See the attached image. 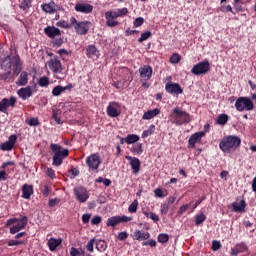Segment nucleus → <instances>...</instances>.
Masks as SVG:
<instances>
[{
	"label": "nucleus",
	"instance_id": "f257e3e1",
	"mask_svg": "<svg viewBox=\"0 0 256 256\" xmlns=\"http://www.w3.org/2000/svg\"><path fill=\"white\" fill-rule=\"evenodd\" d=\"M50 149L54 153L52 158V165H54L55 167L61 166L63 163V159L69 157V149L61 150V146L59 144H50Z\"/></svg>",
	"mask_w": 256,
	"mask_h": 256
},
{
	"label": "nucleus",
	"instance_id": "f03ea898",
	"mask_svg": "<svg viewBox=\"0 0 256 256\" xmlns=\"http://www.w3.org/2000/svg\"><path fill=\"white\" fill-rule=\"evenodd\" d=\"M239 145H241V139L237 136H228L219 143V147L224 153H230L233 149H237Z\"/></svg>",
	"mask_w": 256,
	"mask_h": 256
},
{
	"label": "nucleus",
	"instance_id": "7ed1b4c3",
	"mask_svg": "<svg viewBox=\"0 0 256 256\" xmlns=\"http://www.w3.org/2000/svg\"><path fill=\"white\" fill-rule=\"evenodd\" d=\"M171 121L174 125H183L191 121V116L179 108H174L171 113Z\"/></svg>",
	"mask_w": 256,
	"mask_h": 256
},
{
	"label": "nucleus",
	"instance_id": "20e7f679",
	"mask_svg": "<svg viewBox=\"0 0 256 256\" xmlns=\"http://www.w3.org/2000/svg\"><path fill=\"white\" fill-rule=\"evenodd\" d=\"M48 67L54 73V77L56 79H65V77H67V74L63 72V65H61V61L59 59H51L48 62Z\"/></svg>",
	"mask_w": 256,
	"mask_h": 256
},
{
	"label": "nucleus",
	"instance_id": "39448f33",
	"mask_svg": "<svg viewBox=\"0 0 256 256\" xmlns=\"http://www.w3.org/2000/svg\"><path fill=\"white\" fill-rule=\"evenodd\" d=\"M235 108L242 111H253L255 109V104L249 97H239L235 102Z\"/></svg>",
	"mask_w": 256,
	"mask_h": 256
},
{
	"label": "nucleus",
	"instance_id": "423d86ee",
	"mask_svg": "<svg viewBox=\"0 0 256 256\" xmlns=\"http://www.w3.org/2000/svg\"><path fill=\"white\" fill-rule=\"evenodd\" d=\"M70 23L73 25L76 33L78 35H87L89 33V26L91 25V22L89 21H82L78 22L75 17L70 18Z\"/></svg>",
	"mask_w": 256,
	"mask_h": 256
},
{
	"label": "nucleus",
	"instance_id": "0eeeda50",
	"mask_svg": "<svg viewBox=\"0 0 256 256\" xmlns=\"http://www.w3.org/2000/svg\"><path fill=\"white\" fill-rule=\"evenodd\" d=\"M210 69L211 64H209V60H204L194 65L191 71L193 75H205V73H209Z\"/></svg>",
	"mask_w": 256,
	"mask_h": 256
},
{
	"label": "nucleus",
	"instance_id": "6e6552de",
	"mask_svg": "<svg viewBox=\"0 0 256 256\" xmlns=\"http://www.w3.org/2000/svg\"><path fill=\"white\" fill-rule=\"evenodd\" d=\"M74 195L76 201L79 203H86L87 199H89V192H87L86 188L81 186L74 188Z\"/></svg>",
	"mask_w": 256,
	"mask_h": 256
},
{
	"label": "nucleus",
	"instance_id": "1a4fd4ad",
	"mask_svg": "<svg viewBox=\"0 0 256 256\" xmlns=\"http://www.w3.org/2000/svg\"><path fill=\"white\" fill-rule=\"evenodd\" d=\"M86 165H88L90 171H97L99 165H101V159L97 154H92L87 157Z\"/></svg>",
	"mask_w": 256,
	"mask_h": 256
},
{
	"label": "nucleus",
	"instance_id": "9d476101",
	"mask_svg": "<svg viewBox=\"0 0 256 256\" xmlns=\"http://www.w3.org/2000/svg\"><path fill=\"white\" fill-rule=\"evenodd\" d=\"M119 14L117 11H107L105 12V19H106V25L107 27H117L119 25V22L115 19H118Z\"/></svg>",
	"mask_w": 256,
	"mask_h": 256
},
{
	"label": "nucleus",
	"instance_id": "9b49d317",
	"mask_svg": "<svg viewBox=\"0 0 256 256\" xmlns=\"http://www.w3.org/2000/svg\"><path fill=\"white\" fill-rule=\"evenodd\" d=\"M17 103V98L15 96L10 97L9 99L3 98L0 101V113H7L9 107H15Z\"/></svg>",
	"mask_w": 256,
	"mask_h": 256
},
{
	"label": "nucleus",
	"instance_id": "f8f14e48",
	"mask_svg": "<svg viewBox=\"0 0 256 256\" xmlns=\"http://www.w3.org/2000/svg\"><path fill=\"white\" fill-rule=\"evenodd\" d=\"M15 143H17V135H10L8 141L0 145V149L1 151H12L13 147H15Z\"/></svg>",
	"mask_w": 256,
	"mask_h": 256
},
{
	"label": "nucleus",
	"instance_id": "ddd939ff",
	"mask_svg": "<svg viewBox=\"0 0 256 256\" xmlns=\"http://www.w3.org/2000/svg\"><path fill=\"white\" fill-rule=\"evenodd\" d=\"M27 217H22L20 220L17 221V224L10 228L11 235H15V233H19V231L25 229L27 227Z\"/></svg>",
	"mask_w": 256,
	"mask_h": 256
},
{
	"label": "nucleus",
	"instance_id": "4468645a",
	"mask_svg": "<svg viewBox=\"0 0 256 256\" xmlns=\"http://www.w3.org/2000/svg\"><path fill=\"white\" fill-rule=\"evenodd\" d=\"M140 77L145 79V81H149L151 77H153V68L149 65H144L139 68Z\"/></svg>",
	"mask_w": 256,
	"mask_h": 256
},
{
	"label": "nucleus",
	"instance_id": "2eb2a0df",
	"mask_svg": "<svg viewBox=\"0 0 256 256\" xmlns=\"http://www.w3.org/2000/svg\"><path fill=\"white\" fill-rule=\"evenodd\" d=\"M44 33L49 39H55V37H61V30L55 26H47L44 28Z\"/></svg>",
	"mask_w": 256,
	"mask_h": 256
},
{
	"label": "nucleus",
	"instance_id": "dca6fc26",
	"mask_svg": "<svg viewBox=\"0 0 256 256\" xmlns=\"http://www.w3.org/2000/svg\"><path fill=\"white\" fill-rule=\"evenodd\" d=\"M125 159H127V161H130V165L132 167V173H134V175H137V173L141 169V161H139V158L125 156Z\"/></svg>",
	"mask_w": 256,
	"mask_h": 256
},
{
	"label": "nucleus",
	"instance_id": "f3484780",
	"mask_svg": "<svg viewBox=\"0 0 256 256\" xmlns=\"http://www.w3.org/2000/svg\"><path fill=\"white\" fill-rule=\"evenodd\" d=\"M165 89L167 93H170L171 95H181V93H183V89L181 88V85H179V83L166 84Z\"/></svg>",
	"mask_w": 256,
	"mask_h": 256
},
{
	"label": "nucleus",
	"instance_id": "a211bd4d",
	"mask_svg": "<svg viewBox=\"0 0 256 256\" xmlns=\"http://www.w3.org/2000/svg\"><path fill=\"white\" fill-rule=\"evenodd\" d=\"M73 89V84H68L67 86H55L52 90L53 97H59V95H62V93H65V91H71Z\"/></svg>",
	"mask_w": 256,
	"mask_h": 256
},
{
	"label": "nucleus",
	"instance_id": "6ab92c4d",
	"mask_svg": "<svg viewBox=\"0 0 256 256\" xmlns=\"http://www.w3.org/2000/svg\"><path fill=\"white\" fill-rule=\"evenodd\" d=\"M150 237H151V234L143 230H136L132 234V238L136 241H146V239H149Z\"/></svg>",
	"mask_w": 256,
	"mask_h": 256
},
{
	"label": "nucleus",
	"instance_id": "aec40b11",
	"mask_svg": "<svg viewBox=\"0 0 256 256\" xmlns=\"http://www.w3.org/2000/svg\"><path fill=\"white\" fill-rule=\"evenodd\" d=\"M18 96L25 101V99H29L33 95V88L31 86H27L26 88H21L17 92Z\"/></svg>",
	"mask_w": 256,
	"mask_h": 256
},
{
	"label": "nucleus",
	"instance_id": "412c9836",
	"mask_svg": "<svg viewBox=\"0 0 256 256\" xmlns=\"http://www.w3.org/2000/svg\"><path fill=\"white\" fill-rule=\"evenodd\" d=\"M75 11L78 13H91L93 11V6L90 4L78 3L75 5Z\"/></svg>",
	"mask_w": 256,
	"mask_h": 256
},
{
	"label": "nucleus",
	"instance_id": "4be33fe9",
	"mask_svg": "<svg viewBox=\"0 0 256 256\" xmlns=\"http://www.w3.org/2000/svg\"><path fill=\"white\" fill-rule=\"evenodd\" d=\"M159 113H161V110H159V108H155L153 110H148L146 111L143 116H142V119L144 121H149L155 117H157V115H159Z\"/></svg>",
	"mask_w": 256,
	"mask_h": 256
},
{
	"label": "nucleus",
	"instance_id": "5701e85b",
	"mask_svg": "<svg viewBox=\"0 0 256 256\" xmlns=\"http://www.w3.org/2000/svg\"><path fill=\"white\" fill-rule=\"evenodd\" d=\"M33 195V186L29 184H24L22 186V197L23 199H31V196Z\"/></svg>",
	"mask_w": 256,
	"mask_h": 256
},
{
	"label": "nucleus",
	"instance_id": "b1692460",
	"mask_svg": "<svg viewBox=\"0 0 256 256\" xmlns=\"http://www.w3.org/2000/svg\"><path fill=\"white\" fill-rule=\"evenodd\" d=\"M204 135H205V132H197L192 136H190L188 140L190 147H195V143L201 141V138L204 137Z\"/></svg>",
	"mask_w": 256,
	"mask_h": 256
},
{
	"label": "nucleus",
	"instance_id": "393cba45",
	"mask_svg": "<svg viewBox=\"0 0 256 256\" xmlns=\"http://www.w3.org/2000/svg\"><path fill=\"white\" fill-rule=\"evenodd\" d=\"M61 243H63V239L61 238H50L47 242V245L50 251H55L59 247V245H61Z\"/></svg>",
	"mask_w": 256,
	"mask_h": 256
},
{
	"label": "nucleus",
	"instance_id": "a878e982",
	"mask_svg": "<svg viewBox=\"0 0 256 256\" xmlns=\"http://www.w3.org/2000/svg\"><path fill=\"white\" fill-rule=\"evenodd\" d=\"M116 107V102H112L107 106V115H109V117H119V112Z\"/></svg>",
	"mask_w": 256,
	"mask_h": 256
},
{
	"label": "nucleus",
	"instance_id": "bb28decb",
	"mask_svg": "<svg viewBox=\"0 0 256 256\" xmlns=\"http://www.w3.org/2000/svg\"><path fill=\"white\" fill-rule=\"evenodd\" d=\"M21 60L19 56L13 58V73L14 75H19L21 73Z\"/></svg>",
	"mask_w": 256,
	"mask_h": 256
},
{
	"label": "nucleus",
	"instance_id": "cd10ccee",
	"mask_svg": "<svg viewBox=\"0 0 256 256\" xmlns=\"http://www.w3.org/2000/svg\"><path fill=\"white\" fill-rule=\"evenodd\" d=\"M232 207L236 213H243L245 211V200H241L239 204L237 202L232 203Z\"/></svg>",
	"mask_w": 256,
	"mask_h": 256
},
{
	"label": "nucleus",
	"instance_id": "c85d7f7f",
	"mask_svg": "<svg viewBox=\"0 0 256 256\" xmlns=\"http://www.w3.org/2000/svg\"><path fill=\"white\" fill-rule=\"evenodd\" d=\"M28 82H29V78H28L27 72H22L17 81V85H19L20 87L25 86L27 85Z\"/></svg>",
	"mask_w": 256,
	"mask_h": 256
},
{
	"label": "nucleus",
	"instance_id": "c756f323",
	"mask_svg": "<svg viewBox=\"0 0 256 256\" xmlns=\"http://www.w3.org/2000/svg\"><path fill=\"white\" fill-rule=\"evenodd\" d=\"M42 9L45 13H55V11H57V9L55 8V4L53 2L43 4Z\"/></svg>",
	"mask_w": 256,
	"mask_h": 256
},
{
	"label": "nucleus",
	"instance_id": "7c9ffc66",
	"mask_svg": "<svg viewBox=\"0 0 256 256\" xmlns=\"http://www.w3.org/2000/svg\"><path fill=\"white\" fill-rule=\"evenodd\" d=\"M125 143H127L128 145H131L133 143H137V141H139V136L135 135V134H129L125 139H124Z\"/></svg>",
	"mask_w": 256,
	"mask_h": 256
},
{
	"label": "nucleus",
	"instance_id": "2f4dec72",
	"mask_svg": "<svg viewBox=\"0 0 256 256\" xmlns=\"http://www.w3.org/2000/svg\"><path fill=\"white\" fill-rule=\"evenodd\" d=\"M96 249L97 251L103 253V251H106L107 249V242H105L104 240H98L96 242Z\"/></svg>",
	"mask_w": 256,
	"mask_h": 256
},
{
	"label": "nucleus",
	"instance_id": "473e14b6",
	"mask_svg": "<svg viewBox=\"0 0 256 256\" xmlns=\"http://www.w3.org/2000/svg\"><path fill=\"white\" fill-rule=\"evenodd\" d=\"M119 216H113L108 218L107 220V226L108 227H115V225H119Z\"/></svg>",
	"mask_w": 256,
	"mask_h": 256
},
{
	"label": "nucleus",
	"instance_id": "72a5a7b5",
	"mask_svg": "<svg viewBox=\"0 0 256 256\" xmlns=\"http://www.w3.org/2000/svg\"><path fill=\"white\" fill-rule=\"evenodd\" d=\"M1 67L2 69H5V71H7V69H11V56H7L6 58H4L1 63Z\"/></svg>",
	"mask_w": 256,
	"mask_h": 256
},
{
	"label": "nucleus",
	"instance_id": "f704fd0d",
	"mask_svg": "<svg viewBox=\"0 0 256 256\" xmlns=\"http://www.w3.org/2000/svg\"><path fill=\"white\" fill-rule=\"evenodd\" d=\"M86 53L88 57H95V55H97V47H95V45H89L86 49Z\"/></svg>",
	"mask_w": 256,
	"mask_h": 256
},
{
	"label": "nucleus",
	"instance_id": "c9c22d12",
	"mask_svg": "<svg viewBox=\"0 0 256 256\" xmlns=\"http://www.w3.org/2000/svg\"><path fill=\"white\" fill-rule=\"evenodd\" d=\"M229 121V116L227 114H220L217 119L218 125H225Z\"/></svg>",
	"mask_w": 256,
	"mask_h": 256
},
{
	"label": "nucleus",
	"instance_id": "e433bc0d",
	"mask_svg": "<svg viewBox=\"0 0 256 256\" xmlns=\"http://www.w3.org/2000/svg\"><path fill=\"white\" fill-rule=\"evenodd\" d=\"M132 153H137V155H141L143 153V144L137 143L131 148Z\"/></svg>",
	"mask_w": 256,
	"mask_h": 256
},
{
	"label": "nucleus",
	"instance_id": "4c0bfd02",
	"mask_svg": "<svg viewBox=\"0 0 256 256\" xmlns=\"http://www.w3.org/2000/svg\"><path fill=\"white\" fill-rule=\"evenodd\" d=\"M153 133H155V125H150L149 129L148 130H145L143 133H142V138L145 139L151 135H153Z\"/></svg>",
	"mask_w": 256,
	"mask_h": 256
},
{
	"label": "nucleus",
	"instance_id": "58836bf2",
	"mask_svg": "<svg viewBox=\"0 0 256 256\" xmlns=\"http://www.w3.org/2000/svg\"><path fill=\"white\" fill-rule=\"evenodd\" d=\"M137 207H139V202L134 200L128 207L129 213H137Z\"/></svg>",
	"mask_w": 256,
	"mask_h": 256
},
{
	"label": "nucleus",
	"instance_id": "ea45409f",
	"mask_svg": "<svg viewBox=\"0 0 256 256\" xmlns=\"http://www.w3.org/2000/svg\"><path fill=\"white\" fill-rule=\"evenodd\" d=\"M205 219H207L205 214L200 213V214L195 216V224L196 225H201V223H203V221H205Z\"/></svg>",
	"mask_w": 256,
	"mask_h": 256
},
{
	"label": "nucleus",
	"instance_id": "a19ab883",
	"mask_svg": "<svg viewBox=\"0 0 256 256\" xmlns=\"http://www.w3.org/2000/svg\"><path fill=\"white\" fill-rule=\"evenodd\" d=\"M57 27H61L62 29H71V24L65 20H60L56 23Z\"/></svg>",
	"mask_w": 256,
	"mask_h": 256
},
{
	"label": "nucleus",
	"instance_id": "79ce46f5",
	"mask_svg": "<svg viewBox=\"0 0 256 256\" xmlns=\"http://www.w3.org/2000/svg\"><path fill=\"white\" fill-rule=\"evenodd\" d=\"M40 87H47L49 85V78L47 76L41 77L38 81Z\"/></svg>",
	"mask_w": 256,
	"mask_h": 256
},
{
	"label": "nucleus",
	"instance_id": "37998d69",
	"mask_svg": "<svg viewBox=\"0 0 256 256\" xmlns=\"http://www.w3.org/2000/svg\"><path fill=\"white\" fill-rule=\"evenodd\" d=\"M151 37V31H146L141 34V37L138 39V43H143V41H147V38Z\"/></svg>",
	"mask_w": 256,
	"mask_h": 256
},
{
	"label": "nucleus",
	"instance_id": "c03bdc74",
	"mask_svg": "<svg viewBox=\"0 0 256 256\" xmlns=\"http://www.w3.org/2000/svg\"><path fill=\"white\" fill-rule=\"evenodd\" d=\"M144 215L146 217H150V219H152V221H155V223H157V221H159V216L153 212H144Z\"/></svg>",
	"mask_w": 256,
	"mask_h": 256
},
{
	"label": "nucleus",
	"instance_id": "a18cd8bd",
	"mask_svg": "<svg viewBox=\"0 0 256 256\" xmlns=\"http://www.w3.org/2000/svg\"><path fill=\"white\" fill-rule=\"evenodd\" d=\"M85 253V251L81 250L79 251V249L72 247L70 249V256H81V254Z\"/></svg>",
	"mask_w": 256,
	"mask_h": 256
},
{
	"label": "nucleus",
	"instance_id": "49530a36",
	"mask_svg": "<svg viewBox=\"0 0 256 256\" xmlns=\"http://www.w3.org/2000/svg\"><path fill=\"white\" fill-rule=\"evenodd\" d=\"M179 61H181V55L174 53L171 57H170V63H179Z\"/></svg>",
	"mask_w": 256,
	"mask_h": 256
},
{
	"label": "nucleus",
	"instance_id": "de8ad7c7",
	"mask_svg": "<svg viewBox=\"0 0 256 256\" xmlns=\"http://www.w3.org/2000/svg\"><path fill=\"white\" fill-rule=\"evenodd\" d=\"M31 7V0H23L20 4V9H29Z\"/></svg>",
	"mask_w": 256,
	"mask_h": 256
},
{
	"label": "nucleus",
	"instance_id": "09e8293b",
	"mask_svg": "<svg viewBox=\"0 0 256 256\" xmlns=\"http://www.w3.org/2000/svg\"><path fill=\"white\" fill-rule=\"evenodd\" d=\"M158 241H159V243H167V241H169V235L159 234Z\"/></svg>",
	"mask_w": 256,
	"mask_h": 256
},
{
	"label": "nucleus",
	"instance_id": "8fccbe9b",
	"mask_svg": "<svg viewBox=\"0 0 256 256\" xmlns=\"http://www.w3.org/2000/svg\"><path fill=\"white\" fill-rule=\"evenodd\" d=\"M93 245H95V238L91 239L90 241H88L87 245H86V249L87 251H89L90 253H93Z\"/></svg>",
	"mask_w": 256,
	"mask_h": 256
},
{
	"label": "nucleus",
	"instance_id": "3c124183",
	"mask_svg": "<svg viewBox=\"0 0 256 256\" xmlns=\"http://www.w3.org/2000/svg\"><path fill=\"white\" fill-rule=\"evenodd\" d=\"M116 13H118V17H125V15L129 13V9L127 8L118 9L116 10Z\"/></svg>",
	"mask_w": 256,
	"mask_h": 256
},
{
	"label": "nucleus",
	"instance_id": "603ef678",
	"mask_svg": "<svg viewBox=\"0 0 256 256\" xmlns=\"http://www.w3.org/2000/svg\"><path fill=\"white\" fill-rule=\"evenodd\" d=\"M59 203H61V199L54 198V199L49 200L48 205H49V207H55V205H59Z\"/></svg>",
	"mask_w": 256,
	"mask_h": 256
},
{
	"label": "nucleus",
	"instance_id": "864d4df0",
	"mask_svg": "<svg viewBox=\"0 0 256 256\" xmlns=\"http://www.w3.org/2000/svg\"><path fill=\"white\" fill-rule=\"evenodd\" d=\"M27 123L30 125V127H37V125H39V119L31 118Z\"/></svg>",
	"mask_w": 256,
	"mask_h": 256
},
{
	"label": "nucleus",
	"instance_id": "5fc2aeb1",
	"mask_svg": "<svg viewBox=\"0 0 256 256\" xmlns=\"http://www.w3.org/2000/svg\"><path fill=\"white\" fill-rule=\"evenodd\" d=\"M160 212L162 215H167V213H169V205L162 204L160 208Z\"/></svg>",
	"mask_w": 256,
	"mask_h": 256
},
{
	"label": "nucleus",
	"instance_id": "6e6d98bb",
	"mask_svg": "<svg viewBox=\"0 0 256 256\" xmlns=\"http://www.w3.org/2000/svg\"><path fill=\"white\" fill-rule=\"evenodd\" d=\"M154 195H155V197H158V198L165 197V194L163 193V190H161V188L155 189L154 190Z\"/></svg>",
	"mask_w": 256,
	"mask_h": 256
},
{
	"label": "nucleus",
	"instance_id": "4d7b16f0",
	"mask_svg": "<svg viewBox=\"0 0 256 256\" xmlns=\"http://www.w3.org/2000/svg\"><path fill=\"white\" fill-rule=\"evenodd\" d=\"M144 19L141 17H138L134 20V27H141V25H143L144 23Z\"/></svg>",
	"mask_w": 256,
	"mask_h": 256
},
{
	"label": "nucleus",
	"instance_id": "13d9d810",
	"mask_svg": "<svg viewBox=\"0 0 256 256\" xmlns=\"http://www.w3.org/2000/svg\"><path fill=\"white\" fill-rule=\"evenodd\" d=\"M189 207H191V204H185V205L181 206L178 211L179 215H183L185 213V211H187V209H189Z\"/></svg>",
	"mask_w": 256,
	"mask_h": 256
},
{
	"label": "nucleus",
	"instance_id": "bf43d9fd",
	"mask_svg": "<svg viewBox=\"0 0 256 256\" xmlns=\"http://www.w3.org/2000/svg\"><path fill=\"white\" fill-rule=\"evenodd\" d=\"M221 11H223V13H233V8L231 5H226L221 7Z\"/></svg>",
	"mask_w": 256,
	"mask_h": 256
},
{
	"label": "nucleus",
	"instance_id": "052dcab7",
	"mask_svg": "<svg viewBox=\"0 0 256 256\" xmlns=\"http://www.w3.org/2000/svg\"><path fill=\"white\" fill-rule=\"evenodd\" d=\"M15 245H23V241H19V240H10L8 242V246L9 247H14Z\"/></svg>",
	"mask_w": 256,
	"mask_h": 256
},
{
	"label": "nucleus",
	"instance_id": "680f3d73",
	"mask_svg": "<svg viewBox=\"0 0 256 256\" xmlns=\"http://www.w3.org/2000/svg\"><path fill=\"white\" fill-rule=\"evenodd\" d=\"M63 45V38H57L53 41L54 47H61Z\"/></svg>",
	"mask_w": 256,
	"mask_h": 256
},
{
	"label": "nucleus",
	"instance_id": "e2e57ef3",
	"mask_svg": "<svg viewBox=\"0 0 256 256\" xmlns=\"http://www.w3.org/2000/svg\"><path fill=\"white\" fill-rule=\"evenodd\" d=\"M46 175L50 177V179H53L55 177V171L52 168H47Z\"/></svg>",
	"mask_w": 256,
	"mask_h": 256
},
{
	"label": "nucleus",
	"instance_id": "0e129e2a",
	"mask_svg": "<svg viewBox=\"0 0 256 256\" xmlns=\"http://www.w3.org/2000/svg\"><path fill=\"white\" fill-rule=\"evenodd\" d=\"M17 221H19V219H17V218L8 219L5 223V225H6V227H9L11 225H15V223H17Z\"/></svg>",
	"mask_w": 256,
	"mask_h": 256
},
{
	"label": "nucleus",
	"instance_id": "69168bd1",
	"mask_svg": "<svg viewBox=\"0 0 256 256\" xmlns=\"http://www.w3.org/2000/svg\"><path fill=\"white\" fill-rule=\"evenodd\" d=\"M237 251L243 253V251H247V246L245 244L236 245Z\"/></svg>",
	"mask_w": 256,
	"mask_h": 256
},
{
	"label": "nucleus",
	"instance_id": "338daca9",
	"mask_svg": "<svg viewBox=\"0 0 256 256\" xmlns=\"http://www.w3.org/2000/svg\"><path fill=\"white\" fill-rule=\"evenodd\" d=\"M129 235L127 234V232H120L118 234V239L119 241H125V239H127Z\"/></svg>",
	"mask_w": 256,
	"mask_h": 256
},
{
	"label": "nucleus",
	"instance_id": "774afa93",
	"mask_svg": "<svg viewBox=\"0 0 256 256\" xmlns=\"http://www.w3.org/2000/svg\"><path fill=\"white\" fill-rule=\"evenodd\" d=\"M99 223H101V217H100V216H95V217L91 220V224H92V225H99Z\"/></svg>",
	"mask_w": 256,
	"mask_h": 256
}]
</instances>
